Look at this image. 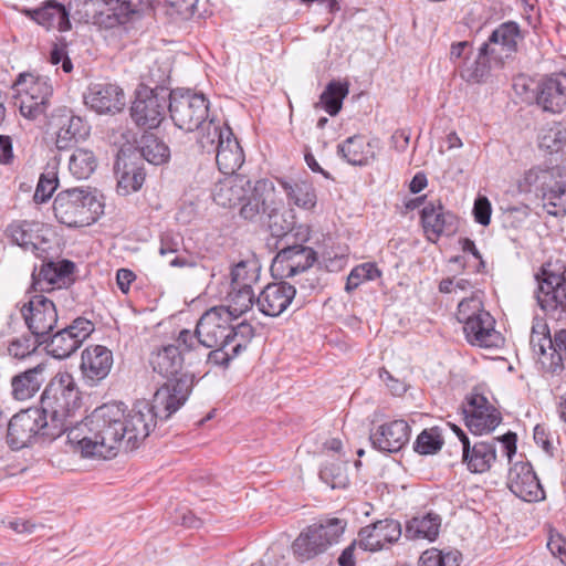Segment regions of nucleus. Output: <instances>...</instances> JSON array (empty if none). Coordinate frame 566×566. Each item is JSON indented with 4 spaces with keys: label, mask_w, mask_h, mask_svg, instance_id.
Segmentation results:
<instances>
[{
    "label": "nucleus",
    "mask_w": 566,
    "mask_h": 566,
    "mask_svg": "<svg viewBox=\"0 0 566 566\" xmlns=\"http://www.w3.org/2000/svg\"><path fill=\"white\" fill-rule=\"evenodd\" d=\"M124 405L105 403L75 423L67 432V441L75 452L85 458L111 459L119 450L126 451Z\"/></svg>",
    "instance_id": "1"
},
{
    "label": "nucleus",
    "mask_w": 566,
    "mask_h": 566,
    "mask_svg": "<svg viewBox=\"0 0 566 566\" xmlns=\"http://www.w3.org/2000/svg\"><path fill=\"white\" fill-rule=\"evenodd\" d=\"M190 377L185 376L179 381L159 387L153 402L139 400L127 412L124 409V426L126 436V452L137 449L155 428L156 419L167 420L188 399Z\"/></svg>",
    "instance_id": "2"
},
{
    "label": "nucleus",
    "mask_w": 566,
    "mask_h": 566,
    "mask_svg": "<svg viewBox=\"0 0 566 566\" xmlns=\"http://www.w3.org/2000/svg\"><path fill=\"white\" fill-rule=\"evenodd\" d=\"M81 407L80 391L73 376L57 373L45 387L41 397V408L50 420L46 429L51 436H61L74 427L75 411Z\"/></svg>",
    "instance_id": "3"
},
{
    "label": "nucleus",
    "mask_w": 566,
    "mask_h": 566,
    "mask_svg": "<svg viewBox=\"0 0 566 566\" xmlns=\"http://www.w3.org/2000/svg\"><path fill=\"white\" fill-rule=\"evenodd\" d=\"M520 193H534L554 217L566 216V176L558 167H533L517 180Z\"/></svg>",
    "instance_id": "4"
},
{
    "label": "nucleus",
    "mask_w": 566,
    "mask_h": 566,
    "mask_svg": "<svg viewBox=\"0 0 566 566\" xmlns=\"http://www.w3.org/2000/svg\"><path fill=\"white\" fill-rule=\"evenodd\" d=\"M54 216L67 227H85L94 223L103 213V203L84 188L60 191L53 201Z\"/></svg>",
    "instance_id": "5"
},
{
    "label": "nucleus",
    "mask_w": 566,
    "mask_h": 566,
    "mask_svg": "<svg viewBox=\"0 0 566 566\" xmlns=\"http://www.w3.org/2000/svg\"><path fill=\"white\" fill-rule=\"evenodd\" d=\"M566 269L563 264L547 262L536 274V300L542 311L555 318L566 317Z\"/></svg>",
    "instance_id": "6"
},
{
    "label": "nucleus",
    "mask_w": 566,
    "mask_h": 566,
    "mask_svg": "<svg viewBox=\"0 0 566 566\" xmlns=\"http://www.w3.org/2000/svg\"><path fill=\"white\" fill-rule=\"evenodd\" d=\"M346 523L337 517L322 520L308 525L293 542L295 556L304 562L326 552L339 542Z\"/></svg>",
    "instance_id": "7"
},
{
    "label": "nucleus",
    "mask_w": 566,
    "mask_h": 566,
    "mask_svg": "<svg viewBox=\"0 0 566 566\" xmlns=\"http://www.w3.org/2000/svg\"><path fill=\"white\" fill-rule=\"evenodd\" d=\"M168 111L178 128L193 132L208 118L209 101L202 93L176 88L169 92Z\"/></svg>",
    "instance_id": "8"
},
{
    "label": "nucleus",
    "mask_w": 566,
    "mask_h": 566,
    "mask_svg": "<svg viewBox=\"0 0 566 566\" xmlns=\"http://www.w3.org/2000/svg\"><path fill=\"white\" fill-rule=\"evenodd\" d=\"M50 420L40 408H30L14 415L8 424V443L13 450L28 447L33 440H54L60 436H51L46 429Z\"/></svg>",
    "instance_id": "9"
},
{
    "label": "nucleus",
    "mask_w": 566,
    "mask_h": 566,
    "mask_svg": "<svg viewBox=\"0 0 566 566\" xmlns=\"http://www.w3.org/2000/svg\"><path fill=\"white\" fill-rule=\"evenodd\" d=\"M14 86L20 95V113L23 117L36 119L46 114L53 94L48 77L23 73L19 75Z\"/></svg>",
    "instance_id": "10"
},
{
    "label": "nucleus",
    "mask_w": 566,
    "mask_h": 566,
    "mask_svg": "<svg viewBox=\"0 0 566 566\" xmlns=\"http://www.w3.org/2000/svg\"><path fill=\"white\" fill-rule=\"evenodd\" d=\"M501 443L502 453L511 461L516 453V434L507 432L501 438L490 441H464L462 461L472 473H484L491 469L496 460V443Z\"/></svg>",
    "instance_id": "11"
},
{
    "label": "nucleus",
    "mask_w": 566,
    "mask_h": 566,
    "mask_svg": "<svg viewBox=\"0 0 566 566\" xmlns=\"http://www.w3.org/2000/svg\"><path fill=\"white\" fill-rule=\"evenodd\" d=\"M169 92L164 87L139 86L130 107V116L136 125L156 128L163 122L168 109Z\"/></svg>",
    "instance_id": "12"
},
{
    "label": "nucleus",
    "mask_w": 566,
    "mask_h": 566,
    "mask_svg": "<svg viewBox=\"0 0 566 566\" xmlns=\"http://www.w3.org/2000/svg\"><path fill=\"white\" fill-rule=\"evenodd\" d=\"M49 234L50 230L43 223L29 220H14L6 229V235L13 244L43 261L50 258L52 250Z\"/></svg>",
    "instance_id": "13"
},
{
    "label": "nucleus",
    "mask_w": 566,
    "mask_h": 566,
    "mask_svg": "<svg viewBox=\"0 0 566 566\" xmlns=\"http://www.w3.org/2000/svg\"><path fill=\"white\" fill-rule=\"evenodd\" d=\"M21 314L32 336L45 343L46 336L57 323V312L53 301L43 294L35 293L22 305Z\"/></svg>",
    "instance_id": "14"
},
{
    "label": "nucleus",
    "mask_w": 566,
    "mask_h": 566,
    "mask_svg": "<svg viewBox=\"0 0 566 566\" xmlns=\"http://www.w3.org/2000/svg\"><path fill=\"white\" fill-rule=\"evenodd\" d=\"M94 324L84 317H77L71 325L55 333L44 344L46 352L54 358L70 357L93 333Z\"/></svg>",
    "instance_id": "15"
},
{
    "label": "nucleus",
    "mask_w": 566,
    "mask_h": 566,
    "mask_svg": "<svg viewBox=\"0 0 566 566\" xmlns=\"http://www.w3.org/2000/svg\"><path fill=\"white\" fill-rule=\"evenodd\" d=\"M230 313L224 306L208 310L197 323V334L203 348L214 346L227 347L229 345Z\"/></svg>",
    "instance_id": "16"
},
{
    "label": "nucleus",
    "mask_w": 566,
    "mask_h": 566,
    "mask_svg": "<svg viewBox=\"0 0 566 566\" xmlns=\"http://www.w3.org/2000/svg\"><path fill=\"white\" fill-rule=\"evenodd\" d=\"M531 345L545 370L555 374L563 369V360L566 356V329L556 332L554 337L533 329Z\"/></svg>",
    "instance_id": "17"
},
{
    "label": "nucleus",
    "mask_w": 566,
    "mask_h": 566,
    "mask_svg": "<svg viewBox=\"0 0 566 566\" xmlns=\"http://www.w3.org/2000/svg\"><path fill=\"white\" fill-rule=\"evenodd\" d=\"M317 259L311 247L294 244L283 248L275 255L271 271L281 279H290L307 271Z\"/></svg>",
    "instance_id": "18"
},
{
    "label": "nucleus",
    "mask_w": 566,
    "mask_h": 566,
    "mask_svg": "<svg viewBox=\"0 0 566 566\" xmlns=\"http://www.w3.org/2000/svg\"><path fill=\"white\" fill-rule=\"evenodd\" d=\"M507 488L525 502H538L545 499V491L530 462L520 461L510 468Z\"/></svg>",
    "instance_id": "19"
},
{
    "label": "nucleus",
    "mask_w": 566,
    "mask_h": 566,
    "mask_svg": "<svg viewBox=\"0 0 566 566\" xmlns=\"http://www.w3.org/2000/svg\"><path fill=\"white\" fill-rule=\"evenodd\" d=\"M420 217L424 233L432 242L441 235L453 234L458 229L457 216L446 210L440 200L427 202Z\"/></svg>",
    "instance_id": "20"
},
{
    "label": "nucleus",
    "mask_w": 566,
    "mask_h": 566,
    "mask_svg": "<svg viewBox=\"0 0 566 566\" xmlns=\"http://www.w3.org/2000/svg\"><path fill=\"white\" fill-rule=\"evenodd\" d=\"M517 23L505 22L499 25L480 49L482 55H488L490 61L502 62L516 51L517 41L521 39Z\"/></svg>",
    "instance_id": "21"
},
{
    "label": "nucleus",
    "mask_w": 566,
    "mask_h": 566,
    "mask_svg": "<svg viewBox=\"0 0 566 566\" xmlns=\"http://www.w3.org/2000/svg\"><path fill=\"white\" fill-rule=\"evenodd\" d=\"M464 413L467 427L479 436L493 431L502 420L497 409L482 395L471 396Z\"/></svg>",
    "instance_id": "22"
},
{
    "label": "nucleus",
    "mask_w": 566,
    "mask_h": 566,
    "mask_svg": "<svg viewBox=\"0 0 566 566\" xmlns=\"http://www.w3.org/2000/svg\"><path fill=\"white\" fill-rule=\"evenodd\" d=\"M113 363V353L106 346H87L82 352L80 365L85 384L95 386L105 379L112 370Z\"/></svg>",
    "instance_id": "23"
},
{
    "label": "nucleus",
    "mask_w": 566,
    "mask_h": 566,
    "mask_svg": "<svg viewBox=\"0 0 566 566\" xmlns=\"http://www.w3.org/2000/svg\"><path fill=\"white\" fill-rule=\"evenodd\" d=\"M150 365L155 373L167 378V381L163 386H167L170 382L179 381L185 376L190 377L191 384L188 388V396L190 395L195 381L192 374L184 373V357L181 349L176 345H167L154 353L150 357Z\"/></svg>",
    "instance_id": "24"
},
{
    "label": "nucleus",
    "mask_w": 566,
    "mask_h": 566,
    "mask_svg": "<svg viewBox=\"0 0 566 566\" xmlns=\"http://www.w3.org/2000/svg\"><path fill=\"white\" fill-rule=\"evenodd\" d=\"M461 312L464 313L463 310ZM461 323L465 338L471 345L486 348L497 346L500 334L494 328V318L486 311L478 312L471 318L462 314Z\"/></svg>",
    "instance_id": "25"
},
{
    "label": "nucleus",
    "mask_w": 566,
    "mask_h": 566,
    "mask_svg": "<svg viewBox=\"0 0 566 566\" xmlns=\"http://www.w3.org/2000/svg\"><path fill=\"white\" fill-rule=\"evenodd\" d=\"M53 125L57 127L55 145L60 150L67 149L90 134V126L80 116L67 108H60L53 116Z\"/></svg>",
    "instance_id": "26"
},
{
    "label": "nucleus",
    "mask_w": 566,
    "mask_h": 566,
    "mask_svg": "<svg viewBox=\"0 0 566 566\" xmlns=\"http://www.w3.org/2000/svg\"><path fill=\"white\" fill-rule=\"evenodd\" d=\"M410 439V427L405 420H394L379 426L369 436L373 447L381 452H398Z\"/></svg>",
    "instance_id": "27"
},
{
    "label": "nucleus",
    "mask_w": 566,
    "mask_h": 566,
    "mask_svg": "<svg viewBox=\"0 0 566 566\" xmlns=\"http://www.w3.org/2000/svg\"><path fill=\"white\" fill-rule=\"evenodd\" d=\"M401 536L400 523L386 518L368 525L359 532V546L365 551L376 552L397 542Z\"/></svg>",
    "instance_id": "28"
},
{
    "label": "nucleus",
    "mask_w": 566,
    "mask_h": 566,
    "mask_svg": "<svg viewBox=\"0 0 566 566\" xmlns=\"http://www.w3.org/2000/svg\"><path fill=\"white\" fill-rule=\"evenodd\" d=\"M295 293V287L284 281L270 283L259 294L256 305L264 315L276 317L292 303Z\"/></svg>",
    "instance_id": "29"
},
{
    "label": "nucleus",
    "mask_w": 566,
    "mask_h": 566,
    "mask_svg": "<svg viewBox=\"0 0 566 566\" xmlns=\"http://www.w3.org/2000/svg\"><path fill=\"white\" fill-rule=\"evenodd\" d=\"M248 196L242 202L240 214L247 220H254L259 214L266 216L273 206L274 186L268 179L256 180L247 187Z\"/></svg>",
    "instance_id": "30"
},
{
    "label": "nucleus",
    "mask_w": 566,
    "mask_h": 566,
    "mask_svg": "<svg viewBox=\"0 0 566 566\" xmlns=\"http://www.w3.org/2000/svg\"><path fill=\"white\" fill-rule=\"evenodd\" d=\"M84 99L88 107L99 114L119 112L126 104L123 90L111 83L92 85Z\"/></svg>",
    "instance_id": "31"
},
{
    "label": "nucleus",
    "mask_w": 566,
    "mask_h": 566,
    "mask_svg": "<svg viewBox=\"0 0 566 566\" xmlns=\"http://www.w3.org/2000/svg\"><path fill=\"white\" fill-rule=\"evenodd\" d=\"M536 103L545 112L560 113L566 106V74L543 78L536 90Z\"/></svg>",
    "instance_id": "32"
},
{
    "label": "nucleus",
    "mask_w": 566,
    "mask_h": 566,
    "mask_svg": "<svg viewBox=\"0 0 566 566\" xmlns=\"http://www.w3.org/2000/svg\"><path fill=\"white\" fill-rule=\"evenodd\" d=\"M74 268V263L69 260L59 263L53 261L43 263L38 272L34 270L32 273V291L36 294L53 291L55 285L64 283V280L73 273Z\"/></svg>",
    "instance_id": "33"
},
{
    "label": "nucleus",
    "mask_w": 566,
    "mask_h": 566,
    "mask_svg": "<svg viewBox=\"0 0 566 566\" xmlns=\"http://www.w3.org/2000/svg\"><path fill=\"white\" fill-rule=\"evenodd\" d=\"M250 180L243 175H228L216 184L212 198L213 201L223 208H233L243 202L248 196L247 187Z\"/></svg>",
    "instance_id": "34"
},
{
    "label": "nucleus",
    "mask_w": 566,
    "mask_h": 566,
    "mask_svg": "<svg viewBox=\"0 0 566 566\" xmlns=\"http://www.w3.org/2000/svg\"><path fill=\"white\" fill-rule=\"evenodd\" d=\"M146 6L147 3L143 0H108L104 11L101 12L98 25L112 29L125 24L139 15Z\"/></svg>",
    "instance_id": "35"
},
{
    "label": "nucleus",
    "mask_w": 566,
    "mask_h": 566,
    "mask_svg": "<svg viewBox=\"0 0 566 566\" xmlns=\"http://www.w3.org/2000/svg\"><path fill=\"white\" fill-rule=\"evenodd\" d=\"M377 140L367 142L361 135H354L337 146V154L353 166H368L376 160Z\"/></svg>",
    "instance_id": "36"
},
{
    "label": "nucleus",
    "mask_w": 566,
    "mask_h": 566,
    "mask_svg": "<svg viewBox=\"0 0 566 566\" xmlns=\"http://www.w3.org/2000/svg\"><path fill=\"white\" fill-rule=\"evenodd\" d=\"M224 136V140H219L213 153L219 170L224 175H232L244 163V154L230 127L226 128Z\"/></svg>",
    "instance_id": "37"
},
{
    "label": "nucleus",
    "mask_w": 566,
    "mask_h": 566,
    "mask_svg": "<svg viewBox=\"0 0 566 566\" xmlns=\"http://www.w3.org/2000/svg\"><path fill=\"white\" fill-rule=\"evenodd\" d=\"M115 172L118 177L117 192L126 196L142 188L145 181V171L142 167L132 161L125 151H120L115 163Z\"/></svg>",
    "instance_id": "38"
},
{
    "label": "nucleus",
    "mask_w": 566,
    "mask_h": 566,
    "mask_svg": "<svg viewBox=\"0 0 566 566\" xmlns=\"http://www.w3.org/2000/svg\"><path fill=\"white\" fill-rule=\"evenodd\" d=\"M45 369L46 364L41 361L32 368L15 375L11 380L14 399L23 401L32 398L45 381Z\"/></svg>",
    "instance_id": "39"
},
{
    "label": "nucleus",
    "mask_w": 566,
    "mask_h": 566,
    "mask_svg": "<svg viewBox=\"0 0 566 566\" xmlns=\"http://www.w3.org/2000/svg\"><path fill=\"white\" fill-rule=\"evenodd\" d=\"M277 181L285 192L289 203L304 210H312L316 207L317 195L311 181L293 178H281Z\"/></svg>",
    "instance_id": "40"
},
{
    "label": "nucleus",
    "mask_w": 566,
    "mask_h": 566,
    "mask_svg": "<svg viewBox=\"0 0 566 566\" xmlns=\"http://www.w3.org/2000/svg\"><path fill=\"white\" fill-rule=\"evenodd\" d=\"M31 18L46 29H57L61 32L71 29L69 11L56 1H49L42 8L30 12Z\"/></svg>",
    "instance_id": "41"
},
{
    "label": "nucleus",
    "mask_w": 566,
    "mask_h": 566,
    "mask_svg": "<svg viewBox=\"0 0 566 566\" xmlns=\"http://www.w3.org/2000/svg\"><path fill=\"white\" fill-rule=\"evenodd\" d=\"M137 153L149 164L159 166L170 158V149L159 137L145 133L139 140Z\"/></svg>",
    "instance_id": "42"
},
{
    "label": "nucleus",
    "mask_w": 566,
    "mask_h": 566,
    "mask_svg": "<svg viewBox=\"0 0 566 566\" xmlns=\"http://www.w3.org/2000/svg\"><path fill=\"white\" fill-rule=\"evenodd\" d=\"M440 525L441 520L438 515L428 513L423 516H416L407 523L406 536L412 539L426 538L433 541L439 534Z\"/></svg>",
    "instance_id": "43"
},
{
    "label": "nucleus",
    "mask_w": 566,
    "mask_h": 566,
    "mask_svg": "<svg viewBox=\"0 0 566 566\" xmlns=\"http://www.w3.org/2000/svg\"><path fill=\"white\" fill-rule=\"evenodd\" d=\"M348 92L347 83L332 81L321 94L319 102L315 104V108L322 107L331 116H335L342 109L343 101L348 95Z\"/></svg>",
    "instance_id": "44"
},
{
    "label": "nucleus",
    "mask_w": 566,
    "mask_h": 566,
    "mask_svg": "<svg viewBox=\"0 0 566 566\" xmlns=\"http://www.w3.org/2000/svg\"><path fill=\"white\" fill-rule=\"evenodd\" d=\"M490 59L481 54V49L474 56L459 62L460 76L468 83H480L489 75Z\"/></svg>",
    "instance_id": "45"
},
{
    "label": "nucleus",
    "mask_w": 566,
    "mask_h": 566,
    "mask_svg": "<svg viewBox=\"0 0 566 566\" xmlns=\"http://www.w3.org/2000/svg\"><path fill=\"white\" fill-rule=\"evenodd\" d=\"M97 167V158L94 153L86 148H77L69 160L70 172L76 179H87Z\"/></svg>",
    "instance_id": "46"
},
{
    "label": "nucleus",
    "mask_w": 566,
    "mask_h": 566,
    "mask_svg": "<svg viewBox=\"0 0 566 566\" xmlns=\"http://www.w3.org/2000/svg\"><path fill=\"white\" fill-rule=\"evenodd\" d=\"M227 125L217 123L213 118L205 120V123L198 128L199 137L198 144L203 151L213 153L219 144V140H224V132Z\"/></svg>",
    "instance_id": "47"
},
{
    "label": "nucleus",
    "mask_w": 566,
    "mask_h": 566,
    "mask_svg": "<svg viewBox=\"0 0 566 566\" xmlns=\"http://www.w3.org/2000/svg\"><path fill=\"white\" fill-rule=\"evenodd\" d=\"M254 304V293L252 290L248 289H232L229 293V305L224 307L230 313L231 319L238 318L249 310L252 308Z\"/></svg>",
    "instance_id": "48"
},
{
    "label": "nucleus",
    "mask_w": 566,
    "mask_h": 566,
    "mask_svg": "<svg viewBox=\"0 0 566 566\" xmlns=\"http://www.w3.org/2000/svg\"><path fill=\"white\" fill-rule=\"evenodd\" d=\"M381 275L380 270L375 263L366 262L355 266L347 276L345 285L346 292L350 293L361 283L373 281Z\"/></svg>",
    "instance_id": "49"
},
{
    "label": "nucleus",
    "mask_w": 566,
    "mask_h": 566,
    "mask_svg": "<svg viewBox=\"0 0 566 566\" xmlns=\"http://www.w3.org/2000/svg\"><path fill=\"white\" fill-rule=\"evenodd\" d=\"M42 344L44 342L38 337L23 335L10 340L7 350L12 358L25 359L33 355Z\"/></svg>",
    "instance_id": "50"
},
{
    "label": "nucleus",
    "mask_w": 566,
    "mask_h": 566,
    "mask_svg": "<svg viewBox=\"0 0 566 566\" xmlns=\"http://www.w3.org/2000/svg\"><path fill=\"white\" fill-rule=\"evenodd\" d=\"M319 478L332 489H344L349 482L345 463L325 464L319 471Z\"/></svg>",
    "instance_id": "51"
},
{
    "label": "nucleus",
    "mask_w": 566,
    "mask_h": 566,
    "mask_svg": "<svg viewBox=\"0 0 566 566\" xmlns=\"http://www.w3.org/2000/svg\"><path fill=\"white\" fill-rule=\"evenodd\" d=\"M59 185L57 172L54 167L46 168L41 174L35 192L34 201L38 203L45 202L51 198Z\"/></svg>",
    "instance_id": "52"
},
{
    "label": "nucleus",
    "mask_w": 566,
    "mask_h": 566,
    "mask_svg": "<svg viewBox=\"0 0 566 566\" xmlns=\"http://www.w3.org/2000/svg\"><path fill=\"white\" fill-rule=\"evenodd\" d=\"M443 444V440L436 428L423 430L416 439L413 449L420 454H434Z\"/></svg>",
    "instance_id": "53"
},
{
    "label": "nucleus",
    "mask_w": 566,
    "mask_h": 566,
    "mask_svg": "<svg viewBox=\"0 0 566 566\" xmlns=\"http://www.w3.org/2000/svg\"><path fill=\"white\" fill-rule=\"evenodd\" d=\"M258 280L254 269L249 268V263L241 261L231 270V287L252 290V284Z\"/></svg>",
    "instance_id": "54"
},
{
    "label": "nucleus",
    "mask_w": 566,
    "mask_h": 566,
    "mask_svg": "<svg viewBox=\"0 0 566 566\" xmlns=\"http://www.w3.org/2000/svg\"><path fill=\"white\" fill-rule=\"evenodd\" d=\"M229 345L235 343L232 347L233 356H237L254 336V328L247 322H241L237 326L230 323Z\"/></svg>",
    "instance_id": "55"
},
{
    "label": "nucleus",
    "mask_w": 566,
    "mask_h": 566,
    "mask_svg": "<svg viewBox=\"0 0 566 566\" xmlns=\"http://www.w3.org/2000/svg\"><path fill=\"white\" fill-rule=\"evenodd\" d=\"M565 143L566 127L560 123H555L543 132L539 146L549 151H558Z\"/></svg>",
    "instance_id": "56"
},
{
    "label": "nucleus",
    "mask_w": 566,
    "mask_h": 566,
    "mask_svg": "<svg viewBox=\"0 0 566 566\" xmlns=\"http://www.w3.org/2000/svg\"><path fill=\"white\" fill-rule=\"evenodd\" d=\"M458 553H442L437 548L424 551L419 558V566H458Z\"/></svg>",
    "instance_id": "57"
},
{
    "label": "nucleus",
    "mask_w": 566,
    "mask_h": 566,
    "mask_svg": "<svg viewBox=\"0 0 566 566\" xmlns=\"http://www.w3.org/2000/svg\"><path fill=\"white\" fill-rule=\"evenodd\" d=\"M266 219L268 227L274 237H284L292 229L293 222L285 219L276 207L269 210Z\"/></svg>",
    "instance_id": "58"
},
{
    "label": "nucleus",
    "mask_w": 566,
    "mask_h": 566,
    "mask_svg": "<svg viewBox=\"0 0 566 566\" xmlns=\"http://www.w3.org/2000/svg\"><path fill=\"white\" fill-rule=\"evenodd\" d=\"M108 0H74L76 7L82 6L83 17L86 20H93L94 23L98 24L101 12L104 11Z\"/></svg>",
    "instance_id": "59"
},
{
    "label": "nucleus",
    "mask_w": 566,
    "mask_h": 566,
    "mask_svg": "<svg viewBox=\"0 0 566 566\" xmlns=\"http://www.w3.org/2000/svg\"><path fill=\"white\" fill-rule=\"evenodd\" d=\"M177 343L179 348L182 347L181 353L197 352L198 349L203 348L202 344H200L197 328L193 333L189 329H182L178 335Z\"/></svg>",
    "instance_id": "60"
},
{
    "label": "nucleus",
    "mask_w": 566,
    "mask_h": 566,
    "mask_svg": "<svg viewBox=\"0 0 566 566\" xmlns=\"http://www.w3.org/2000/svg\"><path fill=\"white\" fill-rule=\"evenodd\" d=\"M491 202L486 197H478L474 201L473 214L478 223L488 226L491 221Z\"/></svg>",
    "instance_id": "61"
},
{
    "label": "nucleus",
    "mask_w": 566,
    "mask_h": 566,
    "mask_svg": "<svg viewBox=\"0 0 566 566\" xmlns=\"http://www.w3.org/2000/svg\"><path fill=\"white\" fill-rule=\"evenodd\" d=\"M473 54L472 45L468 41L453 43L450 50V60L459 70V62L467 60Z\"/></svg>",
    "instance_id": "62"
},
{
    "label": "nucleus",
    "mask_w": 566,
    "mask_h": 566,
    "mask_svg": "<svg viewBox=\"0 0 566 566\" xmlns=\"http://www.w3.org/2000/svg\"><path fill=\"white\" fill-rule=\"evenodd\" d=\"M462 310L464 312L463 313L464 316H467L468 318H471L475 315V313L483 311L482 303L480 302L479 298L471 297V298H465V300L461 301L458 306V314H457V318L460 323H461V316H462L461 311Z\"/></svg>",
    "instance_id": "63"
},
{
    "label": "nucleus",
    "mask_w": 566,
    "mask_h": 566,
    "mask_svg": "<svg viewBox=\"0 0 566 566\" xmlns=\"http://www.w3.org/2000/svg\"><path fill=\"white\" fill-rule=\"evenodd\" d=\"M379 378L386 382L387 387L396 396H401L407 390L406 384L399 379L394 378V376L385 368L379 369Z\"/></svg>",
    "instance_id": "64"
}]
</instances>
